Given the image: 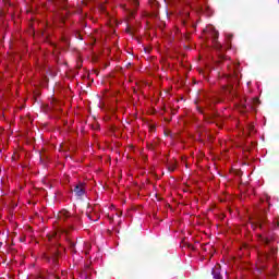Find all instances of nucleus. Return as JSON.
I'll use <instances>...</instances> for the list:
<instances>
[{"label": "nucleus", "instance_id": "obj_18", "mask_svg": "<svg viewBox=\"0 0 279 279\" xmlns=\"http://www.w3.org/2000/svg\"><path fill=\"white\" fill-rule=\"evenodd\" d=\"M211 101H213V104H217V101H215V99H213Z\"/></svg>", "mask_w": 279, "mask_h": 279}, {"label": "nucleus", "instance_id": "obj_3", "mask_svg": "<svg viewBox=\"0 0 279 279\" xmlns=\"http://www.w3.org/2000/svg\"><path fill=\"white\" fill-rule=\"evenodd\" d=\"M73 191L77 197H84V195L86 194V189L84 187V183L76 184Z\"/></svg>", "mask_w": 279, "mask_h": 279}, {"label": "nucleus", "instance_id": "obj_14", "mask_svg": "<svg viewBox=\"0 0 279 279\" xmlns=\"http://www.w3.org/2000/svg\"><path fill=\"white\" fill-rule=\"evenodd\" d=\"M248 132H254V125L253 124H248Z\"/></svg>", "mask_w": 279, "mask_h": 279}, {"label": "nucleus", "instance_id": "obj_5", "mask_svg": "<svg viewBox=\"0 0 279 279\" xmlns=\"http://www.w3.org/2000/svg\"><path fill=\"white\" fill-rule=\"evenodd\" d=\"M69 217H71V214L64 209L58 214L59 221H66Z\"/></svg>", "mask_w": 279, "mask_h": 279}, {"label": "nucleus", "instance_id": "obj_19", "mask_svg": "<svg viewBox=\"0 0 279 279\" xmlns=\"http://www.w3.org/2000/svg\"><path fill=\"white\" fill-rule=\"evenodd\" d=\"M70 230H73V226H70Z\"/></svg>", "mask_w": 279, "mask_h": 279}, {"label": "nucleus", "instance_id": "obj_11", "mask_svg": "<svg viewBox=\"0 0 279 279\" xmlns=\"http://www.w3.org/2000/svg\"><path fill=\"white\" fill-rule=\"evenodd\" d=\"M226 93H229V95H234L232 87H227Z\"/></svg>", "mask_w": 279, "mask_h": 279}, {"label": "nucleus", "instance_id": "obj_15", "mask_svg": "<svg viewBox=\"0 0 279 279\" xmlns=\"http://www.w3.org/2000/svg\"><path fill=\"white\" fill-rule=\"evenodd\" d=\"M87 217H88V219H90V221H93V219H95V217H93V214H88Z\"/></svg>", "mask_w": 279, "mask_h": 279}, {"label": "nucleus", "instance_id": "obj_12", "mask_svg": "<svg viewBox=\"0 0 279 279\" xmlns=\"http://www.w3.org/2000/svg\"><path fill=\"white\" fill-rule=\"evenodd\" d=\"M262 241L265 245H269L270 243V240L268 238H264Z\"/></svg>", "mask_w": 279, "mask_h": 279}, {"label": "nucleus", "instance_id": "obj_9", "mask_svg": "<svg viewBox=\"0 0 279 279\" xmlns=\"http://www.w3.org/2000/svg\"><path fill=\"white\" fill-rule=\"evenodd\" d=\"M125 32L126 34H130L132 36L134 32H136V28H132L131 26H128Z\"/></svg>", "mask_w": 279, "mask_h": 279}, {"label": "nucleus", "instance_id": "obj_17", "mask_svg": "<svg viewBox=\"0 0 279 279\" xmlns=\"http://www.w3.org/2000/svg\"><path fill=\"white\" fill-rule=\"evenodd\" d=\"M93 221H99V216L94 217Z\"/></svg>", "mask_w": 279, "mask_h": 279}, {"label": "nucleus", "instance_id": "obj_7", "mask_svg": "<svg viewBox=\"0 0 279 279\" xmlns=\"http://www.w3.org/2000/svg\"><path fill=\"white\" fill-rule=\"evenodd\" d=\"M247 106H248V108H251V105H250V102H247V99H244L241 101L242 110H247Z\"/></svg>", "mask_w": 279, "mask_h": 279}, {"label": "nucleus", "instance_id": "obj_16", "mask_svg": "<svg viewBox=\"0 0 279 279\" xmlns=\"http://www.w3.org/2000/svg\"><path fill=\"white\" fill-rule=\"evenodd\" d=\"M197 110H198V112H201V114H204V110H202L201 107H197Z\"/></svg>", "mask_w": 279, "mask_h": 279}, {"label": "nucleus", "instance_id": "obj_10", "mask_svg": "<svg viewBox=\"0 0 279 279\" xmlns=\"http://www.w3.org/2000/svg\"><path fill=\"white\" fill-rule=\"evenodd\" d=\"M70 250L73 254H77V251L75 250V243L74 242H70Z\"/></svg>", "mask_w": 279, "mask_h": 279}, {"label": "nucleus", "instance_id": "obj_20", "mask_svg": "<svg viewBox=\"0 0 279 279\" xmlns=\"http://www.w3.org/2000/svg\"><path fill=\"white\" fill-rule=\"evenodd\" d=\"M135 5H138V2L135 1Z\"/></svg>", "mask_w": 279, "mask_h": 279}, {"label": "nucleus", "instance_id": "obj_13", "mask_svg": "<svg viewBox=\"0 0 279 279\" xmlns=\"http://www.w3.org/2000/svg\"><path fill=\"white\" fill-rule=\"evenodd\" d=\"M134 14H136L135 11H129V16H130V19H134Z\"/></svg>", "mask_w": 279, "mask_h": 279}, {"label": "nucleus", "instance_id": "obj_6", "mask_svg": "<svg viewBox=\"0 0 279 279\" xmlns=\"http://www.w3.org/2000/svg\"><path fill=\"white\" fill-rule=\"evenodd\" d=\"M168 171H170V173H173V171H175V162L170 161L167 165Z\"/></svg>", "mask_w": 279, "mask_h": 279}, {"label": "nucleus", "instance_id": "obj_4", "mask_svg": "<svg viewBox=\"0 0 279 279\" xmlns=\"http://www.w3.org/2000/svg\"><path fill=\"white\" fill-rule=\"evenodd\" d=\"M211 275L214 279H223V277H221V265H216L213 269H211Z\"/></svg>", "mask_w": 279, "mask_h": 279}, {"label": "nucleus", "instance_id": "obj_8", "mask_svg": "<svg viewBox=\"0 0 279 279\" xmlns=\"http://www.w3.org/2000/svg\"><path fill=\"white\" fill-rule=\"evenodd\" d=\"M265 223V219L260 218L259 221L255 225H253L254 228H263V225Z\"/></svg>", "mask_w": 279, "mask_h": 279}, {"label": "nucleus", "instance_id": "obj_2", "mask_svg": "<svg viewBox=\"0 0 279 279\" xmlns=\"http://www.w3.org/2000/svg\"><path fill=\"white\" fill-rule=\"evenodd\" d=\"M210 36L213 38V45L215 49H221V44H219V32L211 29Z\"/></svg>", "mask_w": 279, "mask_h": 279}, {"label": "nucleus", "instance_id": "obj_1", "mask_svg": "<svg viewBox=\"0 0 279 279\" xmlns=\"http://www.w3.org/2000/svg\"><path fill=\"white\" fill-rule=\"evenodd\" d=\"M46 258L48 259V263H51L54 267H58V258H60V251L53 248L51 255Z\"/></svg>", "mask_w": 279, "mask_h": 279}]
</instances>
